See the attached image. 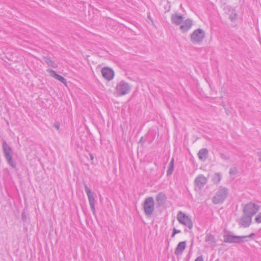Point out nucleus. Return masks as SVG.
I'll return each mask as SVG.
<instances>
[{"label": "nucleus", "instance_id": "obj_19", "mask_svg": "<svg viewBox=\"0 0 261 261\" xmlns=\"http://www.w3.org/2000/svg\"><path fill=\"white\" fill-rule=\"evenodd\" d=\"M208 151L206 148L200 149L198 152V156L201 161H205L208 157Z\"/></svg>", "mask_w": 261, "mask_h": 261}, {"label": "nucleus", "instance_id": "obj_29", "mask_svg": "<svg viewBox=\"0 0 261 261\" xmlns=\"http://www.w3.org/2000/svg\"><path fill=\"white\" fill-rule=\"evenodd\" d=\"M21 219L23 222H26L27 220V216L24 212H22L21 214Z\"/></svg>", "mask_w": 261, "mask_h": 261}, {"label": "nucleus", "instance_id": "obj_33", "mask_svg": "<svg viewBox=\"0 0 261 261\" xmlns=\"http://www.w3.org/2000/svg\"><path fill=\"white\" fill-rule=\"evenodd\" d=\"M255 236V233L252 232V233H250V234L248 235L247 237H248V238H249V239H253V237Z\"/></svg>", "mask_w": 261, "mask_h": 261}, {"label": "nucleus", "instance_id": "obj_5", "mask_svg": "<svg viewBox=\"0 0 261 261\" xmlns=\"http://www.w3.org/2000/svg\"><path fill=\"white\" fill-rule=\"evenodd\" d=\"M177 219L181 224L187 226L189 229L193 227V222L191 219L181 211H179L177 214Z\"/></svg>", "mask_w": 261, "mask_h": 261}, {"label": "nucleus", "instance_id": "obj_38", "mask_svg": "<svg viewBox=\"0 0 261 261\" xmlns=\"http://www.w3.org/2000/svg\"><path fill=\"white\" fill-rule=\"evenodd\" d=\"M186 261H189V259H187Z\"/></svg>", "mask_w": 261, "mask_h": 261}, {"label": "nucleus", "instance_id": "obj_22", "mask_svg": "<svg viewBox=\"0 0 261 261\" xmlns=\"http://www.w3.org/2000/svg\"><path fill=\"white\" fill-rule=\"evenodd\" d=\"M174 160L173 158H172L169 163L168 169L167 171V176H170L172 174L174 169Z\"/></svg>", "mask_w": 261, "mask_h": 261}, {"label": "nucleus", "instance_id": "obj_20", "mask_svg": "<svg viewBox=\"0 0 261 261\" xmlns=\"http://www.w3.org/2000/svg\"><path fill=\"white\" fill-rule=\"evenodd\" d=\"M43 59L44 62L47 64L48 66L51 67L53 68H56L58 66L55 62L51 60L50 58L49 57H43Z\"/></svg>", "mask_w": 261, "mask_h": 261}, {"label": "nucleus", "instance_id": "obj_6", "mask_svg": "<svg viewBox=\"0 0 261 261\" xmlns=\"http://www.w3.org/2000/svg\"><path fill=\"white\" fill-rule=\"evenodd\" d=\"M131 90L130 85L124 80L121 81L116 87V91L119 95H124Z\"/></svg>", "mask_w": 261, "mask_h": 261}, {"label": "nucleus", "instance_id": "obj_34", "mask_svg": "<svg viewBox=\"0 0 261 261\" xmlns=\"http://www.w3.org/2000/svg\"><path fill=\"white\" fill-rule=\"evenodd\" d=\"M257 155L259 157V162H261V151L258 152Z\"/></svg>", "mask_w": 261, "mask_h": 261}, {"label": "nucleus", "instance_id": "obj_36", "mask_svg": "<svg viewBox=\"0 0 261 261\" xmlns=\"http://www.w3.org/2000/svg\"><path fill=\"white\" fill-rule=\"evenodd\" d=\"M148 18H149V19H150L152 22H153L152 19H151V18H150V16H149V15H148Z\"/></svg>", "mask_w": 261, "mask_h": 261}, {"label": "nucleus", "instance_id": "obj_10", "mask_svg": "<svg viewBox=\"0 0 261 261\" xmlns=\"http://www.w3.org/2000/svg\"><path fill=\"white\" fill-rule=\"evenodd\" d=\"M103 77L108 80H113L115 76V72L113 69L109 67H104L101 70Z\"/></svg>", "mask_w": 261, "mask_h": 261}, {"label": "nucleus", "instance_id": "obj_35", "mask_svg": "<svg viewBox=\"0 0 261 261\" xmlns=\"http://www.w3.org/2000/svg\"><path fill=\"white\" fill-rule=\"evenodd\" d=\"M90 159L91 160H93L94 156L92 154H90Z\"/></svg>", "mask_w": 261, "mask_h": 261}, {"label": "nucleus", "instance_id": "obj_4", "mask_svg": "<svg viewBox=\"0 0 261 261\" xmlns=\"http://www.w3.org/2000/svg\"><path fill=\"white\" fill-rule=\"evenodd\" d=\"M259 205L254 202H250L245 205L243 208V214L253 217L259 210Z\"/></svg>", "mask_w": 261, "mask_h": 261}, {"label": "nucleus", "instance_id": "obj_15", "mask_svg": "<svg viewBox=\"0 0 261 261\" xmlns=\"http://www.w3.org/2000/svg\"><path fill=\"white\" fill-rule=\"evenodd\" d=\"M47 71L50 73V76L58 80L60 82H62L65 85H67L66 79L64 78L63 76L57 73V72L56 71L51 69H48L47 70Z\"/></svg>", "mask_w": 261, "mask_h": 261}, {"label": "nucleus", "instance_id": "obj_11", "mask_svg": "<svg viewBox=\"0 0 261 261\" xmlns=\"http://www.w3.org/2000/svg\"><path fill=\"white\" fill-rule=\"evenodd\" d=\"M252 217L249 215L243 214L238 223L244 228L248 227L251 224Z\"/></svg>", "mask_w": 261, "mask_h": 261}, {"label": "nucleus", "instance_id": "obj_8", "mask_svg": "<svg viewBox=\"0 0 261 261\" xmlns=\"http://www.w3.org/2000/svg\"><path fill=\"white\" fill-rule=\"evenodd\" d=\"M84 187L85 192L86 193L90 206L93 215H96V211L95 208V200L94 196V193L88 187L86 183H84Z\"/></svg>", "mask_w": 261, "mask_h": 261}, {"label": "nucleus", "instance_id": "obj_27", "mask_svg": "<svg viewBox=\"0 0 261 261\" xmlns=\"http://www.w3.org/2000/svg\"><path fill=\"white\" fill-rule=\"evenodd\" d=\"M255 222L257 223H261V213H259L255 218Z\"/></svg>", "mask_w": 261, "mask_h": 261}, {"label": "nucleus", "instance_id": "obj_26", "mask_svg": "<svg viewBox=\"0 0 261 261\" xmlns=\"http://www.w3.org/2000/svg\"><path fill=\"white\" fill-rule=\"evenodd\" d=\"M237 17H238V15L236 12L232 13L229 15V19L231 20V21H235L237 19Z\"/></svg>", "mask_w": 261, "mask_h": 261}, {"label": "nucleus", "instance_id": "obj_14", "mask_svg": "<svg viewBox=\"0 0 261 261\" xmlns=\"http://www.w3.org/2000/svg\"><path fill=\"white\" fill-rule=\"evenodd\" d=\"M171 19L173 24L178 25L182 22L184 20V16L181 14L175 13L172 14Z\"/></svg>", "mask_w": 261, "mask_h": 261}, {"label": "nucleus", "instance_id": "obj_23", "mask_svg": "<svg viewBox=\"0 0 261 261\" xmlns=\"http://www.w3.org/2000/svg\"><path fill=\"white\" fill-rule=\"evenodd\" d=\"M247 236H239V244L248 241Z\"/></svg>", "mask_w": 261, "mask_h": 261}, {"label": "nucleus", "instance_id": "obj_1", "mask_svg": "<svg viewBox=\"0 0 261 261\" xmlns=\"http://www.w3.org/2000/svg\"><path fill=\"white\" fill-rule=\"evenodd\" d=\"M2 148L5 158L6 161H7L8 164L12 168L16 169V165L13 161V149L5 140H3Z\"/></svg>", "mask_w": 261, "mask_h": 261}, {"label": "nucleus", "instance_id": "obj_9", "mask_svg": "<svg viewBox=\"0 0 261 261\" xmlns=\"http://www.w3.org/2000/svg\"><path fill=\"white\" fill-rule=\"evenodd\" d=\"M223 237L224 243L239 244V236L234 234L231 231L224 230Z\"/></svg>", "mask_w": 261, "mask_h": 261}, {"label": "nucleus", "instance_id": "obj_13", "mask_svg": "<svg viewBox=\"0 0 261 261\" xmlns=\"http://www.w3.org/2000/svg\"><path fill=\"white\" fill-rule=\"evenodd\" d=\"M182 23V24H180L179 26V29L183 33L188 31L193 25V21L190 18H187L185 21L183 20Z\"/></svg>", "mask_w": 261, "mask_h": 261}, {"label": "nucleus", "instance_id": "obj_17", "mask_svg": "<svg viewBox=\"0 0 261 261\" xmlns=\"http://www.w3.org/2000/svg\"><path fill=\"white\" fill-rule=\"evenodd\" d=\"M186 248V241H181L178 243L174 251V253L177 256L178 259H179V255L182 254V252Z\"/></svg>", "mask_w": 261, "mask_h": 261}, {"label": "nucleus", "instance_id": "obj_21", "mask_svg": "<svg viewBox=\"0 0 261 261\" xmlns=\"http://www.w3.org/2000/svg\"><path fill=\"white\" fill-rule=\"evenodd\" d=\"M222 178L221 173H215L212 177V181L214 184L218 185Z\"/></svg>", "mask_w": 261, "mask_h": 261}, {"label": "nucleus", "instance_id": "obj_24", "mask_svg": "<svg viewBox=\"0 0 261 261\" xmlns=\"http://www.w3.org/2000/svg\"><path fill=\"white\" fill-rule=\"evenodd\" d=\"M238 173V169L236 167H232L229 169V174L230 175H235Z\"/></svg>", "mask_w": 261, "mask_h": 261}, {"label": "nucleus", "instance_id": "obj_16", "mask_svg": "<svg viewBox=\"0 0 261 261\" xmlns=\"http://www.w3.org/2000/svg\"><path fill=\"white\" fill-rule=\"evenodd\" d=\"M204 241L210 245L212 249H214L216 246L217 240L214 236L210 233L206 232Z\"/></svg>", "mask_w": 261, "mask_h": 261}, {"label": "nucleus", "instance_id": "obj_3", "mask_svg": "<svg viewBox=\"0 0 261 261\" xmlns=\"http://www.w3.org/2000/svg\"><path fill=\"white\" fill-rule=\"evenodd\" d=\"M144 212L146 216L152 215L154 210V201L152 197L146 198L143 203Z\"/></svg>", "mask_w": 261, "mask_h": 261}, {"label": "nucleus", "instance_id": "obj_32", "mask_svg": "<svg viewBox=\"0 0 261 261\" xmlns=\"http://www.w3.org/2000/svg\"><path fill=\"white\" fill-rule=\"evenodd\" d=\"M145 139H144V137H142L139 141V144H140L141 145H142L145 142Z\"/></svg>", "mask_w": 261, "mask_h": 261}, {"label": "nucleus", "instance_id": "obj_31", "mask_svg": "<svg viewBox=\"0 0 261 261\" xmlns=\"http://www.w3.org/2000/svg\"><path fill=\"white\" fill-rule=\"evenodd\" d=\"M54 126L57 129L59 130L60 127V123L58 122L55 123Z\"/></svg>", "mask_w": 261, "mask_h": 261}, {"label": "nucleus", "instance_id": "obj_7", "mask_svg": "<svg viewBox=\"0 0 261 261\" xmlns=\"http://www.w3.org/2000/svg\"><path fill=\"white\" fill-rule=\"evenodd\" d=\"M205 38V32L202 29H197L190 35V40L193 43H199Z\"/></svg>", "mask_w": 261, "mask_h": 261}, {"label": "nucleus", "instance_id": "obj_25", "mask_svg": "<svg viewBox=\"0 0 261 261\" xmlns=\"http://www.w3.org/2000/svg\"><path fill=\"white\" fill-rule=\"evenodd\" d=\"M220 156L222 160L225 161L228 160L230 159L229 155L227 154H225L221 152L220 153Z\"/></svg>", "mask_w": 261, "mask_h": 261}, {"label": "nucleus", "instance_id": "obj_30", "mask_svg": "<svg viewBox=\"0 0 261 261\" xmlns=\"http://www.w3.org/2000/svg\"><path fill=\"white\" fill-rule=\"evenodd\" d=\"M194 261H203V258L202 255H200L196 257Z\"/></svg>", "mask_w": 261, "mask_h": 261}, {"label": "nucleus", "instance_id": "obj_28", "mask_svg": "<svg viewBox=\"0 0 261 261\" xmlns=\"http://www.w3.org/2000/svg\"><path fill=\"white\" fill-rule=\"evenodd\" d=\"M181 231L180 230L176 229L175 227L173 228V231L171 234V237L174 238L177 233H180Z\"/></svg>", "mask_w": 261, "mask_h": 261}, {"label": "nucleus", "instance_id": "obj_18", "mask_svg": "<svg viewBox=\"0 0 261 261\" xmlns=\"http://www.w3.org/2000/svg\"><path fill=\"white\" fill-rule=\"evenodd\" d=\"M166 196L165 193L160 192L155 197V199L159 206L163 205L166 201Z\"/></svg>", "mask_w": 261, "mask_h": 261}, {"label": "nucleus", "instance_id": "obj_37", "mask_svg": "<svg viewBox=\"0 0 261 261\" xmlns=\"http://www.w3.org/2000/svg\"><path fill=\"white\" fill-rule=\"evenodd\" d=\"M172 260L173 261H175V258L174 256L172 257Z\"/></svg>", "mask_w": 261, "mask_h": 261}, {"label": "nucleus", "instance_id": "obj_12", "mask_svg": "<svg viewBox=\"0 0 261 261\" xmlns=\"http://www.w3.org/2000/svg\"><path fill=\"white\" fill-rule=\"evenodd\" d=\"M207 182L206 178L202 174H200L197 176L194 180L195 186L199 188V190L206 185Z\"/></svg>", "mask_w": 261, "mask_h": 261}, {"label": "nucleus", "instance_id": "obj_2", "mask_svg": "<svg viewBox=\"0 0 261 261\" xmlns=\"http://www.w3.org/2000/svg\"><path fill=\"white\" fill-rule=\"evenodd\" d=\"M229 194L228 189L220 186L218 190L212 198V202L214 204L223 203Z\"/></svg>", "mask_w": 261, "mask_h": 261}]
</instances>
